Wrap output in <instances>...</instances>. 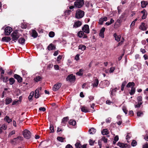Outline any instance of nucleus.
I'll use <instances>...</instances> for the list:
<instances>
[{
    "mask_svg": "<svg viewBox=\"0 0 148 148\" xmlns=\"http://www.w3.org/2000/svg\"><path fill=\"white\" fill-rule=\"evenodd\" d=\"M11 36L12 37L11 39L12 40L14 41V42H16L18 39L20 37V34L18 32L17 30H16L13 32L11 34Z\"/></svg>",
    "mask_w": 148,
    "mask_h": 148,
    "instance_id": "obj_1",
    "label": "nucleus"
},
{
    "mask_svg": "<svg viewBox=\"0 0 148 148\" xmlns=\"http://www.w3.org/2000/svg\"><path fill=\"white\" fill-rule=\"evenodd\" d=\"M84 15V12L79 9L77 10L76 11L75 17L77 19L82 18Z\"/></svg>",
    "mask_w": 148,
    "mask_h": 148,
    "instance_id": "obj_2",
    "label": "nucleus"
},
{
    "mask_svg": "<svg viewBox=\"0 0 148 148\" xmlns=\"http://www.w3.org/2000/svg\"><path fill=\"white\" fill-rule=\"evenodd\" d=\"M84 4V0H77L74 3V5L75 8H80Z\"/></svg>",
    "mask_w": 148,
    "mask_h": 148,
    "instance_id": "obj_3",
    "label": "nucleus"
},
{
    "mask_svg": "<svg viewBox=\"0 0 148 148\" xmlns=\"http://www.w3.org/2000/svg\"><path fill=\"white\" fill-rule=\"evenodd\" d=\"M23 135L25 138L27 139H29L31 136V133L27 130L25 129L23 132Z\"/></svg>",
    "mask_w": 148,
    "mask_h": 148,
    "instance_id": "obj_4",
    "label": "nucleus"
},
{
    "mask_svg": "<svg viewBox=\"0 0 148 148\" xmlns=\"http://www.w3.org/2000/svg\"><path fill=\"white\" fill-rule=\"evenodd\" d=\"M109 84L108 81L106 80L101 81L99 84V86L100 87L103 88L108 86Z\"/></svg>",
    "mask_w": 148,
    "mask_h": 148,
    "instance_id": "obj_5",
    "label": "nucleus"
},
{
    "mask_svg": "<svg viewBox=\"0 0 148 148\" xmlns=\"http://www.w3.org/2000/svg\"><path fill=\"white\" fill-rule=\"evenodd\" d=\"M66 80V81L74 82L75 80V76L73 75V74H70L67 76Z\"/></svg>",
    "mask_w": 148,
    "mask_h": 148,
    "instance_id": "obj_6",
    "label": "nucleus"
},
{
    "mask_svg": "<svg viewBox=\"0 0 148 148\" xmlns=\"http://www.w3.org/2000/svg\"><path fill=\"white\" fill-rule=\"evenodd\" d=\"M5 34V35H8L10 34L12 31V28L10 27H7L4 29Z\"/></svg>",
    "mask_w": 148,
    "mask_h": 148,
    "instance_id": "obj_7",
    "label": "nucleus"
},
{
    "mask_svg": "<svg viewBox=\"0 0 148 148\" xmlns=\"http://www.w3.org/2000/svg\"><path fill=\"white\" fill-rule=\"evenodd\" d=\"M82 31L85 33L88 34L90 32L89 27L88 25H85L82 28Z\"/></svg>",
    "mask_w": 148,
    "mask_h": 148,
    "instance_id": "obj_8",
    "label": "nucleus"
},
{
    "mask_svg": "<svg viewBox=\"0 0 148 148\" xmlns=\"http://www.w3.org/2000/svg\"><path fill=\"white\" fill-rule=\"evenodd\" d=\"M61 85L62 84L61 83H57L53 86L52 88V90L54 91H57L61 87Z\"/></svg>",
    "mask_w": 148,
    "mask_h": 148,
    "instance_id": "obj_9",
    "label": "nucleus"
},
{
    "mask_svg": "<svg viewBox=\"0 0 148 148\" xmlns=\"http://www.w3.org/2000/svg\"><path fill=\"white\" fill-rule=\"evenodd\" d=\"M14 77L16 79L19 83H21L22 82V78L19 75L15 74L14 75Z\"/></svg>",
    "mask_w": 148,
    "mask_h": 148,
    "instance_id": "obj_10",
    "label": "nucleus"
},
{
    "mask_svg": "<svg viewBox=\"0 0 148 148\" xmlns=\"http://www.w3.org/2000/svg\"><path fill=\"white\" fill-rule=\"evenodd\" d=\"M82 25V22L79 21L75 22L73 25V28H76L80 27Z\"/></svg>",
    "mask_w": 148,
    "mask_h": 148,
    "instance_id": "obj_11",
    "label": "nucleus"
},
{
    "mask_svg": "<svg viewBox=\"0 0 148 148\" xmlns=\"http://www.w3.org/2000/svg\"><path fill=\"white\" fill-rule=\"evenodd\" d=\"M81 109V111L85 113H87L90 112L89 109L87 107L84 106H82Z\"/></svg>",
    "mask_w": 148,
    "mask_h": 148,
    "instance_id": "obj_12",
    "label": "nucleus"
},
{
    "mask_svg": "<svg viewBox=\"0 0 148 148\" xmlns=\"http://www.w3.org/2000/svg\"><path fill=\"white\" fill-rule=\"evenodd\" d=\"M56 46L53 45L52 43L50 44L48 46L47 49L49 50H52L56 49Z\"/></svg>",
    "mask_w": 148,
    "mask_h": 148,
    "instance_id": "obj_13",
    "label": "nucleus"
},
{
    "mask_svg": "<svg viewBox=\"0 0 148 148\" xmlns=\"http://www.w3.org/2000/svg\"><path fill=\"white\" fill-rule=\"evenodd\" d=\"M117 145L120 147L122 148H126L127 146V144L122 143L120 142H119Z\"/></svg>",
    "mask_w": 148,
    "mask_h": 148,
    "instance_id": "obj_14",
    "label": "nucleus"
},
{
    "mask_svg": "<svg viewBox=\"0 0 148 148\" xmlns=\"http://www.w3.org/2000/svg\"><path fill=\"white\" fill-rule=\"evenodd\" d=\"M11 40V38L10 37H3L1 40V41L2 42H8L10 41Z\"/></svg>",
    "mask_w": 148,
    "mask_h": 148,
    "instance_id": "obj_15",
    "label": "nucleus"
},
{
    "mask_svg": "<svg viewBox=\"0 0 148 148\" xmlns=\"http://www.w3.org/2000/svg\"><path fill=\"white\" fill-rule=\"evenodd\" d=\"M95 78L94 80V82L92 85L94 87H97L99 84V81L98 79L96 77Z\"/></svg>",
    "mask_w": 148,
    "mask_h": 148,
    "instance_id": "obj_16",
    "label": "nucleus"
},
{
    "mask_svg": "<svg viewBox=\"0 0 148 148\" xmlns=\"http://www.w3.org/2000/svg\"><path fill=\"white\" fill-rule=\"evenodd\" d=\"M18 42L20 44L23 45L25 44V39L21 37L18 40Z\"/></svg>",
    "mask_w": 148,
    "mask_h": 148,
    "instance_id": "obj_17",
    "label": "nucleus"
},
{
    "mask_svg": "<svg viewBox=\"0 0 148 148\" xmlns=\"http://www.w3.org/2000/svg\"><path fill=\"white\" fill-rule=\"evenodd\" d=\"M113 36L115 38V40L117 42L120 41L121 36L120 35H117L116 33L113 34Z\"/></svg>",
    "mask_w": 148,
    "mask_h": 148,
    "instance_id": "obj_18",
    "label": "nucleus"
},
{
    "mask_svg": "<svg viewBox=\"0 0 148 148\" xmlns=\"http://www.w3.org/2000/svg\"><path fill=\"white\" fill-rule=\"evenodd\" d=\"M101 133L103 135H107L109 133L108 130L106 129H103L101 131Z\"/></svg>",
    "mask_w": 148,
    "mask_h": 148,
    "instance_id": "obj_19",
    "label": "nucleus"
},
{
    "mask_svg": "<svg viewBox=\"0 0 148 148\" xmlns=\"http://www.w3.org/2000/svg\"><path fill=\"white\" fill-rule=\"evenodd\" d=\"M139 28L142 30H146L147 28L145 26V23H142L140 25Z\"/></svg>",
    "mask_w": 148,
    "mask_h": 148,
    "instance_id": "obj_20",
    "label": "nucleus"
},
{
    "mask_svg": "<svg viewBox=\"0 0 148 148\" xmlns=\"http://www.w3.org/2000/svg\"><path fill=\"white\" fill-rule=\"evenodd\" d=\"M39 90L38 89H37L35 91L34 97L36 99L38 98L39 96L40 95L39 94Z\"/></svg>",
    "mask_w": 148,
    "mask_h": 148,
    "instance_id": "obj_21",
    "label": "nucleus"
},
{
    "mask_svg": "<svg viewBox=\"0 0 148 148\" xmlns=\"http://www.w3.org/2000/svg\"><path fill=\"white\" fill-rule=\"evenodd\" d=\"M12 101V100L11 98L7 97L5 99V104L6 105H8L11 103Z\"/></svg>",
    "mask_w": 148,
    "mask_h": 148,
    "instance_id": "obj_22",
    "label": "nucleus"
},
{
    "mask_svg": "<svg viewBox=\"0 0 148 148\" xmlns=\"http://www.w3.org/2000/svg\"><path fill=\"white\" fill-rule=\"evenodd\" d=\"M69 124L73 126H75L76 124V121L73 119H70L69 122Z\"/></svg>",
    "mask_w": 148,
    "mask_h": 148,
    "instance_id": "obj_23",
    "label": "nucleus"
},
{
    "mask_svg": "<svg viewBox=\"0 0 148 148\" xmlns=\"http://www.w3.org/2000/svg\"><path fill=\"white\" fill-rule=\"evenodd\" d=\"M42 79V77L40 76H38L34 78V80L36 82H37L41 81Z\"/></svg>",
    "mask_w": 148,
    "mask_h": 148,
    "instance_id": "obj_24",
    "label": "nucleus"
},
{
    "mask_svg": "<svg viewBox=\"0 0 148 148\" xmlns=\"http://www.w3.org/2000/svg\"><path fill=\"white\" fill-rule=\"evenodd\" d=\"M141 7L142 8H145L148 4V3L147 1H142L141 2Z\"/></svg>",
    "mask_w": 148,
    "mask_h": 148,
    "instance_id": "obj_25",
    "label": "nucleus"
},
{
    "mask_svg": "<svg viewBox=\"0 0 148 148\" xmlns=\"http://www.w3.org/2000/svg\"><path fill=\"white\" fill-rule=\"evenodd\" d=\"M32 36L34 38H36L38 36V33L35 30H33L32 31Z\"/></svg>",
    "mask_w": 148,
    "mask_h": 148,
    "instance_id": "obj_26",
    "label": "nucleus"
},
{
    "mask_svg": "<svg viewBox=\"0 0 148 148\" xmlns=\"http://www.w3.org/2000/svg\"><path fill=\"white\" fill-rule=\"evenodd\" d=\"M7 126L5 124H3L0 128V134H1L3 132V130H6Z\"/></svg>",
    "mask_w": 148,
    "mask_h": 148,
    "instance_id": "obj_27",
    "label": "nucleus"
},
{
    "mask_svg": "<svg viewBox=\"0 0 148 148\" xmlns=\"http://www.w3.org/2000/svg\"><path fill=\"white\" fill-rule=\"evenodd\" d=\"M96 131V129L94 128H92L91 129H89L88 131V132L90 134H94Z\"/></svg>",
    "mask_w": 148,
    "mask_h": 148,
    "instance_id": "obj_28",
    "label": "nucleus"
},
{
    "mask_svg": "<svg viewBox=\"0 0 148 148\" xmlns=\"http://www.w3.org/2000/svg\"><path fill=\"white\" fill-rule=\"evenodd\" d=\"M69 119V117L68 116L64 117L62 119V123L63 124H65L67 122Z\"/></svg>",
    "mask_w": 148,
    "mask_h": 148,
    "instance_id": "obj_29",
    "label": "nucleus"
},
{
    "mask_svg": "<svg viewBox=\"0 0 148 148\" xmlns=\"http://www.w3.org/2000/svg\"><path fill=\"white\" fill-rule=\"evenodd\" d=\"M135 86V83L134 82H129L126 85V87L129 88L131 87H134Z\"/></svg>",
    "mask_w": 148,
    "mask_h": 148,
    "instance_id": "obj_30",
    "label": "nucleus"
},
{
    "mask_svg": "<svg viewBox=\"0 0 148 148\" xmlns=\"http://www.w3.org/2000/svg\"><path fill=\"white\" fill-rule=\"evenodd\" d=\"M136 91L135 88L134 87H132L131 88L130 91L129 93L131 95H133L135 93Z\"/></svg>",
    "mask_w": 148,
    "mask_h": 148,
    "instance_id": "obj_31",
    "label": "nucleus"
},
{
    "mask_svg": "<svg viewBox=\"0 0 148 148\" xmlns=\"http://www.w3.org/2000/svg\"><path fill=\"white\" fill-rule=\"evenodd\" d=\"M84 71L83 69H80L79 71L76 73V74L77 75L82 76L83 75V72Z\"/></svg>",
    "mask_w": 148,
    "mask_h": 148,
    "instance_id": "obj_32",
    "label": "nucleus"
},
{
    "mask_svg": "<svg viewBox=\"0 0 148 148\" xmlns=\"http://www.w3.org/2000/svg\"><path fill=\"white\" fill-rule=\"evenodd\" d=\"M34 95V92L32 91L30 92V94L28 97V99L29 101H32V98L33 97Z\"/></svg>",
    "mask_w": 148,
    "mask_h": 148,
    "instance_id": "obj_33",
    "label": "nucleus"
},
{
    "mask_svg": "<svg viewBox=\"0 0 148 148\" xmlns=\"http://www.w3.org/2000/svg\"><path fill=\"white\" fill-rule=\"evenodd\" d=\"M5 121H6L8 123H10L12 121V120L11 119L9 118V117L7 116H6L4 119Z\"/></svg>",
    "mask_w": 148,
    "mask_h": 148,
    "instance_id": "obj_34",
    "label": "nucleus"
},
{
    "mask_svg": "<svg viewBox=\"0 0 148 148\" xmlns=\"http://www.w3.org/2000/svg\"><path fill=\"white\" fill-rule=\"evenodd\" d=\"M84 32L82 31L79 32L77 33L78 36L79 38H82L84 34Z\"/></svg>",
    "mask_w": 148,
    "mask_h": 148,
    "instance_id": "obj_35",
    "label": "nucleus"
},
{
    "mask_svg": "<svg viewBox=\"0 0 148 148\" xmlns=\"http://www.w3.org/2000/svg\"><path fill=\"white\" fill-rule=\"evenodd\" d=\"M75 146L76 148H81V145L79 141L76 142L75 144Z\"/></svg>",
    "mask_w": 148,
    "mask_h": 148,
    "instance_id": "obj_36",
    "label": "nucleus"
},
{
    "mask_svg": "<svg viewBox=\"0 0 148 148\" xmlns=\"http://www.w3.org/2000/svg\"><path fill=\"white\" fill-rule=\"evenodd\" d=\"M127 83V82L126 81H124L122 83L121 86V90L123 91L124 90V87L125 86L126 84Z\"/></svg>",
    "mask_w": 148,
    "mask_h": 148,
    "instance_id": "obj_37",
    "label": "nucleus"
},
{
    "mask_svg": "<svg viewBox=\"0 0 148 148\" xmlns=\"http://www.w3.org/2000/svg\"><path fill=\"white\" fill-rule=\"evenodd\" d=\"M86 47L84 45H80L79 46L78 49H81L82 50H84L86 49Z\"/></svg>",
    "mask_w": 148,
    "mask_h": 148,
    "instance_id": "obj_38",
    "label": "nucleus"
},
{
    "mask_svg": "<svg viewBox=\"0 0 148 148\" xmlns=\"http://www.w3.org/2000/svg\"><path fill=\"white\" fill-rule=\"evenodd\" d=\"M10 84V85H12L15 82V80L14 78L12 77H11L9 79Z\"/></svg>",
    "mask_w": 148,
    "mask_h": 148,
    "instance_id": "obj_39",
    "label": "nucleus"
},
{
    "mask_svg": "<svg viewBox=\"0 0 148 148\" xmlns=\"http://www.w3.org/2000/svg\"><path fill=\"white\" fill-rule=\"evenodd\" d=\"M137 116L138 117H140L143 115V114L142 112L141 111L138 110V111L137 110Z\"/></svg>",
    "mask_w": 148,
    "mask_h": 148,
    "instance_id": "obj_40",
    "label": "nucleus"
},
{
    "mask_svg": "<svg viewBox=\"0 0 148 148\" xmlns=\"http://www.w3.org/2000/svg\"><path fill=\"white\" fill-rule=\"evenodd\" d=\"M55 33L53 31L50 32L49 34V36L51 38H53L55 36Z\"/></svg>",
    "mask_w": 148,
    "mask_h": 148,
    "instance_id": "obj_41",
    "label": "nucleus"
},
{
    "mask_svg": "<svg viewBox=\"0 0 148 148\" xmlns=\"http://www.w3.org/2000/svg\"><path fill=\"white\" fill-rule=\"evenodd\" d=\"M57 140L58 141L61 142H64V140L65 139L64 138H63L62 137L58 136L57 137Z\"/></svg>",
    "mask_w": 148,
    "mask_h": 148,
    "instance_id": "obj_42",
    "label": "nucleus"
},
{
    "mask_svg": "<svg viewBox=\"0 0 148 148\" xmlns=\"http://www.w3.org/2000/svg\"><path fill=\"white\" fill-rule=\"evenodd\" d=\"M101 140L103 141L104 143L107 142L108 139L106 138V137L103 136L101 138Z\"/></svg>",
    "mask_w": 148,
    "mask_h": 148,
    "instance_id": "obj_43",
    "label": "nucleus"
},
{
    "mask_svg": "<svg viewBox=\"0 0 148 148\" xmlns=\"http://www.w3.org/2000/svg\"><path fill=\"white\" fill-rule=\"evenodd\" d=\"M72 11L70 10H66L64 13L66 15H69L71 13V12Z\"/></svg>",
    "mask_w": 148,
    "mask_h": 148,
    "instance_id": "obj_44",
    "label": "nucleus"
},
{
    "mask_svg": "<svg viewBox=\"0 0 148 148\" xmlns=\"http://www.w3.org/2000/svg\"><path fill=\"white\" fill-rule=\"evenodd\" d=\"M50 130H51L50 133H53L54 132V127L52 125H51L49 127Z\"/></svg>",
    "mask_w": 148,
    "mask_h": 148,
    "instance_id": "obj_45",
    "label": "nucleus"
},
{
    "mask_svg": "<svg viewBox=\"0 0 148 148\" xmlns=\"http://www.w3.org/2000/svg\"><path fill=\"white\" fill-rule=\"evenodd\" d=\"M17 140L16 138H14L11 140V142L12 144H15L16 143V141Z\"/></svg>",
    "mask_w": 148,
    "mask_h": 148,
    "instance_id": "obj_46",
    "label": "nucleus"
},
{
    "mask_svg": "<svg viewBox=\"0 0 148 148\" xmlns=\"http://www.w3.org/2000/svg\"><path fill=\"white\" fill-rule=\"evenodd\" d=\"M138 102H142V98L141 96H139L137 98Z\"/></svg>",
    "mask_w": 148,
    "mask_h": 148,
    "instance_id": "obj_47",
    "label": "nucleus"
},
{
    "mask_svg": "<svg viewBox=\"0 0 148 148\" xmlns=\"http://www.w3.org/2000/svg\"><path fill=\"white\" fill-rule=\"evenodd\" d=\"M137 143L136 140H133L131 143L132 146L133 147H134L136 145Z\"/></svg>",
    "mask_w": 148,
    "mask_h": 148,
    "instance_id": "obj_48",
    "label": "nucleus"
},
{
    "mask_svg": "<svg viewBox=\"0 0 148 148\" xmlns=\"http://www.w3.org/2000/svg\"><path fill=\"white\" fill-rule=\"evenodd\" d=\"M15 134V130H12V131L11 132H10L8 135V137H10L12 135L14 134Z\"/></svg>",
    "mask_w": 148,
    "mask_h": 148,
    "instance_id": "obj_49",
    "label": "nucleus"
},
{
    "mask_svg": "<svg viewBox=\"0 0 148 148\" xmlns=\"http://www.w3.org/2000/svg\"><path fill=\"white\" fill-rule=\"evenodd\" d=\"M3 82H7L9 80L8 77H3Z\"/></svg>",
    "mask_w": 148,
    "mask_h": 148,
    "instance_id": "obj_50",
    "label": "nucleus"
},
{
    "mask_svg": "<svg viewBox=\"0 0 148 148\" xmlns=\"http://www.w3.org/2000/svg\"><path fill=\"white\" fill-rule=\"evenodd\" d=\"M115 69V68L114 67H112L110 68L109 72L110 73H113L114 70Z\"/></svg>",
    "mask_w": 148,
    "mask_h": 148,
    "instance_id": "obj_51",
    "label": "nucleus"
},
{
    "mask_svg": "<svg viewBox=\"0 0 148 148\" xmlns=\"http://www.w3.org/2000/svg\"><path fill=\"white\" fill-rule=\"evenodd\" d=\"M142 102H138L137 104L135 105V107L136 108H139L140 107V105L142 104Z\"/></svg>",
    "mask_w": 148,
    "mask_h": 148,
    "instance_id": "obj_52",
    "label": "nucleus"
},
{
    "mask_svg": "<svg viewBox=\"0 0 148 148\" xmlns=\"http://www.w3.org/2000/svg\"><path fill=\"white\" fill-rule=\"evenodd\" d=\"M89 144L90 145H93L95 143V141H93L91 139H90L89 140Z\"/></svg>",
    "mask_w": 148,
    "mask_h": 148,
    "instance_id": "obj_53",
    "label": "nucleus"
},
{
    "mask_svg": "<svg viewBox=\"0 0 148 148\" xmlns=\"http://www.w3.org/2000/svg\"><path fill=\"white\" fill-rule=\"evenodd\" d=\"M117 89V88H115L114 89H112L111 90V95H113V92H116V90Z\"/></svg>",
    "mask_w": 148,
    "mask_h": 148,
    "instance_id": "obj_54",
    "label": "nucleus"
},
{
    "mask_svg": "<svg viewBox=\"0 0 148 148\" xmlns=\"http://www.w3.org/2000/svg\"><path fill=\"white\" fill-rule=\"evenodd\" d=\"M122 18V17L120 16L119 18V19L117 20V22L119 23H121L123 19Z\"/></svg>",
    "mask_w": 148,
    "mask_h": 148,
    "instance_id": "obj_55",
    "label": "nucleus"
},
{
    "mask_svg": "<svg viewBox=\"0 0 148 148\" xmlns=\"http://www.w3.org/2000/svg\"><path fill=\"white\" fill-rule=\"evenodd\" d=\"M89 102H90L91 101H92L94 99V97L92 96H90L89 97Z\"/></svg>",
    "mask_w": 148,
    "mask_h": 148,
    "instance_id": "obj_56",
    "label": "nucleus"
},
{
    "mask_svg": "<svg viewBox=\"0 0 148 148\" xmlns=\"http://www.w3.org/2000/svg\"><path fill=\"white\" fill-rule=\"evenodd\" d=\"M62 58V56L61 55H60L58 57L57 59V61H59L61 60Z\"/></svg>",
    "mask_w": 148,
    "mask_h": 148,
    "instance_id": "obj_57",
    "label": "nucleus"
},
{
    "mask_svg": "<svg viewBox=\"0 0 148 148\" xmlns=\"http://www.w3.org/2000/svg\"><path fill=\"white\" fill-rule=\"evenodd\" d=\"M79 56H80L79 54H77L75 56V59L76 60H79Z\"/></svg>",
    "mask_w": 148,
    "mask_h": 148,
    "instance_id": "obj_58",
    "label": "nucleus"
},
{
    "mask_svg": "<svg viewBox=\"0 0 148 148\" xmlns=\"http://www.w3.org/2000/svg\"><path fill=\"white\" fill-rule=\"evenodd\" d=\"M147 12L145 13V14H143V15L142 16V18L143 19H145L147 17Z\"/></svg>",
    "mask_w": 148,
    "mask_h": 148,
    "instance_id": "obj_59",
    "label": "nucleus"
},
{
    "mask_svg": "<svg viewBox=\"0 0 148 148\" xmlns=\"http://www.w3.org/2000/svg\"><path fill=\"white\" fill-rule=\"evenodd\" d=\"M140 51L143 54L146 53L147 52L145 49L142 48H141L140 49Z\"/></svg>",
    "mask_w": 148,
    "mask_h": 148,
    "instance_id": "obj_60",
    "label": "nucleus"
},
{
    "mask_svg": "<svg viewBox=\"0 0 148 148\" xmlns=\"http://www.w3.org/2000/svg\"><path fill=\"white\" fill-rule=\"evenodd\" d=\"M113 102L112 101L109 100H107L106 101V103L108 105H110L111 103H113Z\"/></svg>",
    "mask_w": 148,
    "mask_h": 148,
    "instance_id": "obj_61",
    "label": "nucleus"
},
{
    "mask_svg": "<svg viewBox=\"0 0 148 148\" xmlns=\"http://www.w3.org/2000/svg\"><path fill=\"white\" fill-rule=\"evenodd\" d=\"M123 112L125 113V114H127V110L126 108L124 107L123 108Z\"/></svg>",
    "mask_w": 148,
    "mask_h": 148,
    "instance_id": "obj_62",
    "label": "nucleus"
},
{
    "mask_svg": "<svg viewBox=\"0 0 148 148\" xmlns=\"http://www.w3.org/2000/svg\"><path fill=\"white\" fill-rule=\"evenodd\" d=\"M143 148H148V143H146V144L143 146Z\"/></svg>",
    "mask_w": 148,
    "mask_h": 148,
    "instance_id": "obj_63",
    "label": "nucleus"
},
{
    "mask_svg": "<svg viewBox=\"0 0 148 148\" xmlns=\"http://www.w3.org/2000/svg\"><path fill=\"white\" fill-rule=\"evenodd\" d=\"M65 148H73V147L70 144H68L66 146Z\"/></svg>",
    "mask_w": 148,
    "mask_h": 148,
    "instance_id": "obj_64",
    "label": "nucleus"
}]
</instances>
